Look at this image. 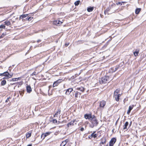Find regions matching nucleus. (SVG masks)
Segmentation results:
<instances>
[{
  "mask_svg": "<svg viewBox=\"0 0 146 146\" xmlns=\"http://www.w3.org/2000/svg\"><path fill=\"white\" fill-rule=\"evenodd\" d=\"M90 122L91 123L90 126L91 128H93L94 126H96L98 124V122L95 116L92 115V118L91 119Z\"/></svg>",
  "mask_w": 146,
  "mask_h": 146,
  "instance_id": "f257e3e1",
  "label": "nucleus"
},
{
  "mask_svg": "<svg viewBox=\"0 0 146 146\" xmlns=\"http://www.w3.org/2000/svg\"><path fill=\"white\" fill-rule=\"evenodd\" d=\"M109 80V77L108 76H106L101 78L99 80V81L100 84H104L107 83Z\"/></svg>",
  "mask_w": 146,
  "mask_h": 146,
  "instance_id": "f03ea898",
  "label": "nucleus"
},
{
  "mask_svg": "<svg viewBox=\"0 0 146 146\" xmlns=\"http://www.w3.org/2000/svg\"><path fill=\"white\" fill-rule=\"evenodd\" d=\"M77 121H76V119H74L73 121H72L67 124V127H69L72 125H74V124L76 125Z\"/></svg>",
  "mask_w": 146,
  "mask_h": 146,
  "instance_id": "7ed1b4c3",
  "label": "nucleus"
},
{
  "mask_svg": "<svg viewBox=\"0 0 146 146\" xmlns=\"http://www.w3.org/2000/svg\"><path fill=\"white\" fill-rule=\"evenodd\" d=\"M116 141V139L115 138H112L109 142V146H113Z\"/></svg>",
  "mask_w": 146,
  "mask_h": 146,
  "instance_id": "20e7f679",
  "label": "nucleus"
},
{
  "mask_svg": "<svg viewBox=\"0 0 146 146\" xmlns=\"http://www.w3.org/2000/svg\"><path fill=\"white\" fill-rule=\"evenodd\" d=\"M84 117L86 119H88L90 121L92 118V116L90 114H85L84 115Z\"/></svg>",
  "mask_w": 146,
  "mask_h": 146,
  "instance_id": "39448f33",
  "label": "nucleus"
},
{
  "mask_svg": "<svg viewBox=\"0 0 146 146\" xmlns=\"http://www.w3.org/2000/svg\"><path fill=\"white\" fill-rule=\"evenodd\" d=\"M106 104V102L104 101H102L100 103V107L101 109H104L105 106Z\"/></svg>",
  "mask_w": 146,
  "mask_h": 146,
  "instance_id": "423d86ee",
  "label": "nucleus"
},
{
  "mask_svg": "<svg viewBox=\"0 0 146 146\" xmlns=\"http://www.w3.org/2000/svg\"><path fill=\"white\" fill-rule=\"evenodd\" d=\"M62 23V22L59 21H54L53 22V24L56 25H59Z\"/></svg>",
  "mask_w": 146,
  "mask_h": 146,
  "instance_id": "0eeeda50",
  "label": "nucleus"
},
{
  "mask_svg": "<svg viewBox=\"0 0 146 146\" xmlns=\"http://www.w3.org/2000/svg\"><path fill=\"white\" fill-rule=\"evenodd\" d=\"M61 80H59L54 82L53 84V87H54L58 86L61 82Z\"/></svg>",
  "mask_w": 146,
  "mask_h": 146,
  "instance_id": "6e6552de",
  "label": "nucleus"
},
{
  "mask_svg": "<svg viewBox=\"0 0 146 146\" xmlns=\"http://www.w3.org/2000/svg\"><path fill=\"white\" fill-rule=\"evenodd\" d=\"M72 91L73 89L72 88H69L66 90V94L67 95H69Z\"/></svg>",
  "mask_w": 146,
  "mask_h": 146,
  "instance_id": "1a4fd4ad",
  "label": "nucleus"
},
{
  "mask_svg": "<svg viewBox=\"0 0 146 146\" xmlns=\"http://www.w3.org/2000/svg\"><path fill=\"white\" fill-rule=\"evenodd\" d=\"M50 134V132H47L45 133L42 134L41 135V137L43 139H44L46 136L49 135Z\"/></svg>",
  "mask_w": 146,
  "mask_h": 146,
  "instance_id": "9d476101",
  "label": "nucleus"
},
{
  "mask_svg": "<svg viewBox=\"0 0 146 146\" xmlns=\"http://www.w3.org/2000/svg\"><path fill=\"white\" fill-rule=\"evenodd\" d=\"M27 92L30 93L32 91V89L30 86L27 85Z\"/></svg>",
  "mask_w": 146,
  "mask_h": 146,
  "instance_id": "9b49d317",
  "label": "nucleus"
},
{
  "mask_svg": "<svg viewBox=\"0 0 146 146\" xmlns=\"http://www.w3.org/2000/svg\"><path fill=\"white\" fill-rule=\"evenodd\" d=\"M76 90H79L81 92H83L84 91L85 89L84 87H80L77 88Z\"/></svg>",
  "mask_w": 146,
  "mask_h": 146,
  "instance_id": "f8f14e48",
  "label": "nucleus"
},
{
  "mask_svg": "<svg viewBox=\"0 0 146 146\" xmlns=\"http://www.w3.org/2000/svg\"><path fill=\"white\" fill-rule=\"evenodd\" d=\"M60 111H61L60 110L58 109V110L57 112H56V113L54 115V117H57V116L58 115L60 114Z\"/></svg>",
  "mask_w": 146,
  "mask_h": 146,
  "instance_id": "ddd939ff",
  "label": "nucleus"
},
{
  "mask_svg": "<svg viewBox=\"0 0 146 146\" xmlns=\"http://www.w3.org/2000/svg\"><path fill=\"white\" fill-rule=\"evenodd\" d=\"M134 107L133 105L132 106H130L129 108V110L127 111V113L128 114H129L130 113L131 110Z\"/></svg>",
  "mask_w": 146,
  "mask_h": 146,
  "instance_id": "4468645a",
  "label": "nucleus"
},
{
  "mask_svg": "<svg viewBox=\"0 0 146 146\" xmlns=\"http://www.w3.org/2000/svg\"><path fill=\"white\" fill-rule=\"evenodd\" d=\"M31 131H29L26 134V137L27 138H28L31 136Z\"/></svg>",
  "mask_w": 146,
  "mask_h": 146,
  "instance_id": "2eb2a0df",
  "label": "nucleus"
},
{
  "mask_svg": "<svg viewBox=\"0 0 146 146\" xmlns=\"http://www.w3.org/2000/svg\"><path fill=\"white\" fill-rule=\"evenodd\" d=\"M121 95L119 94L118 95H115V96H114L115 99V100L117 101H118L119 100V97Z\"/></svg>",
  "mask_w": 146,
  "mask_h": 146,
  "instance_id": "dca6fc26",
  "label": "nucleus"
},
{
  "mask_svg": "<svg viewBox=\"0 0 146 146\" xmlns=\"http://www.w3.org/2000/svg\"><path fill=\"white\" fill-rule=\"evenodd\" d=\"M101 143L104 144L106 142V139L105 138H102L101 140Z\"/></svg>",
  "mask_w": 146,
  "mask_h": 146,
  "instance_id": "f3484780",
  "label": "nucleus"
},
{
  "mask_svg": "<svg viewBox=\"0 0 146 146\" xmlns=\"http://www.w3.org/2000/svg\"><path fill=\"white\" fill-rule=\"evenodd\" d=\"M4 73H5V74H4L3 76H5L6 77V78H7V79L9 78V73L7 71V72H4Z\"/></svg>",
  "mask_w": 146,
  "mask_h": 146,
  "instance_id": "a211bd4d",
  "label": "nucleus"
},
{
  "mask_svg": "<svg viewBox=\"0 0 146 146\" xmlns=\"http://www.w3.org/2000/svg\"><path fill=\"white\" fill-rule=\"evenodd\" d=\"M21 79L20 77L18 78H13L10 80V81H15L18 80L19 79Z\"/></svg>",
  "mask_w": 146,
  "mask_h": 146,
  "instance_id": "6ab92c4d",
  "label": "nucleus"
},
{
  "mask_svg": "<svg viewBox=\"0 0 146 146\" xmlns=\"http://www.w3.org/2000/svg\"><path fill=\"white\" fill-rule=\"evenodd\" d=\"M4 23L5 24V25H6L7 26H9L11 24V23H10V22L9 21H8V20H7V21H5L4 22Z\"/></svg>",
  "mask_w": 146,
  "mask_h": 146,
  "instance_id": "aec40b11",
  "label": "nucleus"
},
{
  "mask_svg": "<svg viewBox=\"0 0 146 146\" xmlns=\"http://www.w3.org/2000/svg\"><path fill=\"white\" fill-rule=\"evenodd\" d=\"M128 124H129L128 122L127 121H126L124 125V127L123 128V129H127V126L128 125Z\"/></svg>",
  "mask_w": 146,
  "mask_h": 146,
  "instance_id": "412c9836",
  "label": "nucleus"
},
{
  "mask_svg": "<svg viewBox=\"0 0 146 146\" xmlns=\"http://www.w3.org/2000/svg\"><path fill=\"white\" fill-rule=\"evenodd\" d=\"M94 9L93 7H90L87 9V11L89 12H91Z\"/></svg>",
  "mask_w": 146,
  "mask_h": 146,
  "instance_id": "4be33fe9",
  "label": "nucleus"
},
{
  "mask_svg": "<svg viewBox=\"0 0 146 146\" xmlns=\"http://www.w3.org/2000/svg\"><path fill=\"white\" fill-rule=\"evenodd\" d=\"M27 14L22 15L20 16L19 19H22L23 18H25L27 16Z\"/></svg>",
  "mask_w": 146,
  "mask_h": 146,
  "instance_id": "5701e85b",
  "label": "nucleus"
},
{
  "mask_svg": "<svg viewBox=\"0 0 146 146\" xmlns=\"http://www.w3.org/2000/svg\"><path fill=\"white\" fill-rule=\"evenodd\" d=\"M140 11H141L140 9H139V8L135 10V13L136 14H138L139 13V12H140Z\"/></svg>",
  "mask_w": 146,
  "mask_h": 146,
  "instance_id": "b1692460",
  "label": "nucleus"
},
{
  "mask_svg": "<svg viewBox=\"0 0 146 146\" xmlns=\"http://www.w3.org/2000/svg\"><path fill=\"white\" fill-rule=\"evenodd\" d=\"M95 131H94L93 133H92V137H93L94 138H95L97 137V134H94L95 133Z\"/></svg>",
  "mask_w": 146,
  "mask_h": 146,
  "instance_id": "393cba45",
  "label": "nucleus"
},
{
  "mask_svg": "<svg viewBox=\"0 0 146 146\" xmlns=\"http://www.w3.org/2000/svg\"><path fill=\"white\" fill-rule=\"evenodd\" d=\"M6 83V81L5 80H3L1 82V84L2 86L5 85Z\"/></svg>",
  "mask_w": 146,
  "mask_h": 146,
  "instance_id": "a878e982",
  "label": "nucleus"
},
{
  "mask_svg": "<svg viewBox=\"0 0 146 146\" xmlns=\"http://www.w3.org/2000/svg\"><path fill=\"white\" fill-rule=\"evenodd\" d=\"M80 2V1L79 0L76 1L74 3V4L75 6H78L79 5Z\"/></svg>",
  "mask_w": 146,
  "mask_h": 146,
  "instance_id": "bb28decb",
  "label": "nucleus"
},
{
  "mask_svg": "<svg viewBox=\"0 0 146 146\" xmlns=\"http://www.w3.org/2000/svg\"><path fill=\"white\" fill-rule=\"evenodd\" d=\"M79 94V95H80V94L78 92L76 91V92L75 93V97L76 98L78 97V95Z\"/></svg>",
  "mask_w": 146,
  "mask_h": 146,
  "instance_id": "cd10ccee",
  "label": "nucleus"
},
{
  "mask_svg": "<svg viewBox=\"0 0 146 146\" xmlns=\"http://www.w3.org/2000/svg\"><path fill=\"white\" fill-rule=\"evenodd\" d=\"M139 53V51H136L133 52L134 55L135 56H136L138 55V54Z\"/></svg>",
  "mask_w": 146,
  "mask_h": 146,
  "instance_id": "c85d7f7f",
  "label": "nucleus"
},
{
  "mask_svg": "<svg viewBox=\"0 0 146 146\" xmlns=\"http://www.w3.org/2000/svg\"><path fill=\"white\" fill-rule=\"evenodd\" d=\"M66 143L64 141H63L60 144V146H65Z\"/></svg>",
  "mask_w": 146,
  "mask_h": 146,
  "instance_id": "c756f323",
  "label": "nucleus"
},
{
  "mask_svg": "<svg viewBox=\"0 0 146 146\" xmlns=\"http://www.w3.org/2000/svg\"><path fill=\"white\" fill-rule=\"evenodd\" d=\"M111 9L110 7H108L107 9L105 10V12H108Z\"/></svg>",
  "mask_w": 146,
  "mask_h": 146,
  "instance_id": "7c9ffc66",
  "label": "nucleus"
},
{
  "mask_svg": "<svg viewBox=\"0 0 146 146\" xmlns=\"http://www.w3.org/2000/svg\"><path fill=\"white\" fill-rule=\"evenodd\" d=\"M5 26L4 25H2L0 26V28L5 29Z\"/></svg>",
  "mask_w": 146,
  "mask_h": 146,
  "instance_id": "2f4dec72",
  "label": "nucleus"
},
{
  "mask_svg": "<svg viewBox=\"0 0 146 146\" xmlns=\"http://www.w3.org/2000/svg\"><path fill=\"white\" fill-rule=\"evenodd\" d=\"M38 74V73H36V72H34L32 74H31V76H33L34 75H35L36 74Z\"/></svg>",
  "mask_w": 146,
  "mask_h": 146,
  "instance_id": "473e14b6",
  "label": "nucleus"
},
{
  "mask_svg": "<svg viewBox=\"0 0 146 146\" xmlns=\"http://www.w3.org/2000/svg\"><path fill=\"white\" fill-rule=\"evenodd\" d=\"M119 91L120 90L118 89H117L114 92H115V93L118 94V93L119 92Z\"/></svg>",
  "mask_w": 146,
  "mask_h": 146,
  "instance_id": "72a5a7b5",
  "label": "nucleus"
},
{
  "mask_svg": "<svg viewBox=\"0 0 146 146\" xmlns=\"http://www.w3.org/2000/svg\"><path fill=\"white\" fill-rule=\"evenodd\" d=\"M11 98V97H8L7 100H5V102L6 103H7L9 101V99Z\"/></svg>",
  "mask_w": 146,
  "mask_h": 146,
  "instance_id": "f704fd0d",
  "label": "nucleus"
},
{
  "mask_svg": "<svg viewBox=\"0 0 146 146\" xmlns=\"http://www.w3.org/2000/svg\"><path fill=\"white\" fill-rule=\"evenodd\" d=\"M33 18V17H29L28 18H26V19L28 21H31L32 19Z\"/></svg>",
  "mask_w": 146,
  "mask_h": 146,
  "instance_id": "c9c22d12",
  "label": "nucleus"
},
{
  "mask_svg": "<svg viewBox=\"0 0 146 146\" xmlns=\"http://www.w3.org/2000/svg\"><path fill=\"white\" fill-rule=\"evenodd\" d=\"M52 122L54 123H56L57 122V120L56 119H53L52 121Z\"/></svg>",
  "mask_w": 146,
  "mask_h": 146,
  "instance_id": "e433bc0d",
  "label": "nucleus"
},
{
  "mask_svg": "<svg viewBox=\"0 0 146 146\" xmlns=\"http://www.w3.org/2000/svg\"><path fill=\"white\" fill-rule=\"evenodd\" d=\"M9 78H11V77L13 76V74H10L9 73Z\"/></svg>",
  "mask_w": 146,
  "mask_h": 146,
  "instance_id": "4c0bfd02",
  "label": "nucleus"
},
{
  "mask_svg": "<svg viewBox=\"0 0 146 146\" xmlns=\"http://www.w3.org/2000/svg\"><path fill=\"white\" fill-rule=\"evenodd\" d=\"M64 142H65V143L66 144V143L68 142L69 140L68 139H66L64 141Z\"/></svg>",
  "mask_w": 146,
  "mask_h": 146,
  "instance_id": "58836bf2",
  "label": "nucleus"
},
{
  "mask_svg": "<svg viewBox=\"0 0 146 146\" xmlns=\"http://www.w3.org/2000/svg\"><path fill=\"white\" fill-rule=\"evenodd\" d=\"M117 5H122V4L120 2H119L118 3H117Z\"/></svg>",
  "mask_w": 146,
  "mask_h": 146,
  "instance_id": "ea45409f",
  "label": "nucleus"
},
{
  "mask_svg": "<svg viewBox=\"0 0 146 146\" xmlns=\"http://www.w3.org/2000/svg\"><path fill=\"white\" fill-rule=\"evenodd\" d=\"M92 135H90L88 137L89 139H91L92 137Z\"/></svg>",
  "mask_w": 146,
  "mask_h": 146,
  "instance_id": "a19ab883",
  "label": "nucleus"
},
{
  "mask_svg": "<svg viewBox=\"0 0 146 146\" xmlns=\"http://www.w3.org/2000/svg\"><path fill=\"white\" fill-rule=\"evenodd\" d=\"M80 130L81 131H83L84 130V128L83 127H82L81 128Z\"/></svg>",
  "mask_w": 146,
  "mask_h": 146,
  "instance_id": "79ce46f5",
  "label": "nucleus"
},
{
  "mask_svg": "<svg viewBox=\"0 0 146 146\" xmlns=\"http://www.w3.org/2000/svg\"><path fill=\"white\" fill-rule=\"evenodd\" d=\"M6 35V34L5 33H3V34H2V36H3V37L5 36V35Z\"/></svg>",
  "mask_w": 146,
  "mask_h": 146,
  "instance_id": "37998d69",
  "label": "nucleus"
},
{
  "mask_svg": "<svg viewBox=\"0 0 146 146\" xmlns=\"http://www.w3.org/2000/svg\"><path fill=\"white\" fill-rule=\"evenodd\" d=\"M41 41V40L40 39H39L37 41V42H38V43H39V42H40Z\"/></svg>",
  "mask_w": 146,
  "mask_h": 146,
  "instance_id": "c03bdc74",
  "label": "nucleus"
},
{
  "mask_svg": "<svg viewBox=\"0 0 146 146\" xmlns=\"http://www.w3.org/2000/svg\"><path fill=\"white\" fill-rule=\"evenodd\" d=\"M5 73H1V74H0V76H4V74Z\"/></svg>",
  "mask_w": 146,
  "mask_h": 146,
  "instance_id": "a18cd8bd",
  "label": "nucleus"
},
{
  "mask_svg": "<svg viewBox=\"0 0 146 146\" xmlns=\"http://www.w3.org/2000/svg\"><path fill=\"white\" fill-rule=\"evenodd\" d=\"M104 13L105 15H106L107 13L108 14H109L108 13V12H105V11H104Z\"/></svg>",
  "mask_w": 146,
  "mask_h": 146,
  "instance_id": "49530a36",
  "label": "nucleus"
},
{
  "mask_svg": "<svg viewBox=\"0 0 146 146\" xmlns=\"http://www.w3.org/2000/svg\"><path fill=\"white\" fill-rule=\"evenodd\" d=\"M115 70L114 71H113L115 72V71H116L118 69V67H117V68L116 67L115 68Z\"/></svg>",
  "mask_w": 146,
  "mask_h": 146,
  "instance_id": "de8ad7c7",
  "label": "nucleus"
},
{
  "mask_svg": "<svg viewBox=\"0 0 146 146\" xmlns=\"http://www.w3.org/2000/svg\"><path fill=\"white\" fill-rule=\"evenodd\" d=\"M115 95H118V94H117L116 93H115V92H114V96H115Z\"/></svg>",
  "mask_w": 146,
  "mask_h": 146,
  "instance_id": "09e8293b",
  "label": "nucleus"
},
{
  "mask_svg": "<svg viewBox=\"0 0 146 146\" xmlns=\"http://www.w3.org/2000/svg\"><path fill=\"white\" fill-rule=\"evenodd\" d=\"M68 45H69V44H65V45H66V46H68Z\"/></svg>",
  "mask_w": 146,
  "mask_h": 146,
  "instance_id": "8fccbe9b",
  "label": "nucleus"
},
{
  "mask_svg": "<svg viewBox=\"0 0 146 146\" xmlns=\"http://www.w3.org/2000/svg\"><path fill=\"white\" fill-rule=\"evenodd\" d=\"M3 37V36H2V35H1L0 36V38Z\"/></svg>",
  "mask_w": 146,
  "mask_h": 146,
  "instance_id": "3c124183",
  "label": "nucleus"
},
{
  "mask_svg": "<svg viewBox=\"0 0 146 146\" xmlns=\"http://www.w3.org/2000/svg\"><path fill=\"white\" fill-rule=\"evenodd\" d=\"M27 146H32L31 144H29Z\"/></svg>",
  "mask_w": 146,
  "mask_h": 146,
  "instance_id": "603ef678",
  "label": "nucleus"
},
{
  "mask_svg": "<svg viewBox=\"0 0 146 146\" xmlns=\"http://www.w3.org/2000/svg\"><path fill=\"white\" fill-rule=\"evenodd\" d=\"M131 123H132V122H131H131H130V125H129V126H131Z\"/></svg>",
  "mask_w": 146,
  "mask_h": 146,
  "instance_id": "864d4df0",
  "label": "nucleus"
},
{
  "mask_svg": "<svg viewBox=\"0 0 146 146\" xmlns=\"http://www.w3.org/2000/svg\"><path fill=\"white\" fill-rule=\"evenodd\" d=\"M15 84V83H13V84H11V85H13L14 84Z\"/></svg>",
  "mask_w": 146,
  "mask_h": 146,
  "instance_id": "5fc2aeb1",
  "label": "nucleus"
},
{
  "mask_svg": "<svg viewBox=\"0 0 146 146\" xmlns=\"http://www.w3.org/2000/svg\"><path fill=\"white\" fill-rule=\"evenodd\" d=\"M33 43L35 42V41H33Z\"/></svg>",
  "mask_w": 146,
  "mask_h": 146,
  "instance_id": "6e6d98bb",
  "label": "nucleus"
},
{
  "mask_svg": "<svg viewBox=\"0 0 146 146\" xmlns=\"http://www.w3.org/2000/svg\"><path fill=\"white\" fill-rule=\"evenodd\" d=\"M3 78L4 79H5V78Z\"/></svg>",
  "mask_w": 146,
  "mask_h": 146,
  "instance_id": "4d7b16f0",
  "label": "nucleus"
}]
</instances>
